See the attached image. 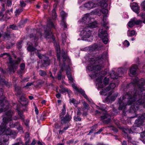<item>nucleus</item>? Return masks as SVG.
Listing matches in <instances>:
<instances>
[{
  "mask_svg": "<svg viewBox=\"0 0 145 145\" xmlns=\"http://www.w3.org/2000/svg\"><path fill=\"white\" fill-rule=\"evenodd\" d=\"M107 56V53L105 52L100 57H93L90 58V60L89 61V63L87 67V69L89 71H94V74H90L89 75L92 78L96 79V86L98 89L104 87L108 84L109 82L108 78L105 77L103 81L101 75L99 73L95 72L103 67L104 65L102 64L103 60L106 59Z\"/></svg>",
  "mask_w": 145,
  "mask_h": 145,
  "instance_id": "nucleus-2",
  "label": "nucleus"
},
{
  "mask_svg": "<svg viewBox=\"0 0 145 145\" xmlns=\"http://www.w3.org/2000/svg\"><path fill=\"white\" fill-rule=\"evenodd\" d=\"M10 27L12 29H16L17 28L16 26L14 25H10Z\"/></svg>",
  "mask_w": 145,
  "mask_h": 145,
  "instance_id": "nucleus-50",
  "label": "nucleus"
},
{
  "mask_svg": "<svg viewBox=\"0 0 145 145\" xmlns=\"http://www.w3.org/2000/svg\"><path fill=\"white\" fill-rule=\"evenodd\" d=\"M10 65L8 67L9 70L10 71L14 72L15 70L18 67V64L20 62V60L18 59L17 60L13 61L12 58L10 57L9 59Z\"/></svg>",
  "mask_w": 145,
  "mask_h": 145,
  "instance_id": "nucleus-8",
  "label": "nucleus"
},
{
  "mask_svg": "<svg viewBox=\"0 0 145 145\" xmlns=\"http://www.w3.org/2000/svg\"><path fill=\"white\" fill-rule=\"evenodd\" d=\"M101 11L102 13L105 15L103 16V20H104L105 17L106 16V15L107 14L108 12V10L106 9H102Z\"/></svg>",
  "mask_w": 145,
  "mask_h": 145,
  "instance_id": "nucleus-35",
  "label": "nucleus"
},
{
  "mask_svg": "<svg viewBox=\"0 0 145 145\" xmlns=\"http://www.w3.org/2000/svg\"><path fill=\"white\" fill-rule=\"evenodd\" d=\"M131 8L133 11L137 14L139 13V7L136 3L133 2L132 4Z\"/></svg>",
  "mask_w": 145,
  "mask_h": 145,
  "instance_id": "nucleus-21",
  "label": "nucleus"
},
{
  "mask_svg": "<svg viewBox=\"0 0 145 145\" xmlns=\"http://www.w3.org/2000/svg\"><path fill=\"white\" fill-rule=\"evenodd\" d=\"M48 26H46L47 27V29H48V30H45L44 31V37L45 38H49L51 37V34L52 33V32L50 30V29L48 26L51 27H54V25L53 23L51 22H49L48 24Z\"/></svg>",
  "mask_w": 145,
  "mask_h": 145,
  "instance_id": "nucleus-12",
  "label": "nucleus"
},
{
  "mask_svg": "<svg viewBox=\"0 0 145 145\" xmlns=\"http://www.w3.org/2000/svg\"><path fill=\"white\" fill-rule=\"evenodd\" d=\"M20 102L22 105L24 106L27 105L28 103V100L24 96H22L20 98Z\"/></svg>",
  "mask_w": 145,
  "mask_h": 145,
  "instance_id": "nucleus-22",
  "label": "nucleus"
},
{
  "mask_svg": "<svg viewBox=\"0 0 145 145\" xmlns=\"http://www.w3.org/2000/svg\"><path fill=\"white\" fill-rule=\"evenodd\" d=\"M122 144L123 145H126V142L125 141H123Z\"/></svg>",
  "mask_w": 145,
  "mask_h": 145,
  "instance_id": "nucleus-61",
  "label": "nucleus"
},
{
  "mask_svg": "<svg viewBox=\"0 0 145 145\" xmlns=\"http://www.w3.org/2000/svg\"><path fill=\"white\" fill-rule=\"evenodd\" d=\"M93 20L91 16V14H85L84 17L82 18V23H84L87 25L90 22L91 20Z\"/></svg>",
  "mask_w": 145,
  "mask_h": 145,
  "instance_id": "nucleus-13",
  "label": "nucleus"
},
{
  "mask_svg": "<svg viewBox=\"0 0 145 145\" xmlns=\"http://www.w3.org/2000/svg\"><path fill=\"white\" fill-rule=\"evenodd\" d=\"M29 77H27L23 79V81L24 82H27L29 80Z\"/></svg>",
  "mask_w": 145,
  "mask_h": 145,
  "instance_id": "nucleus-52",
  "label": "nucleus"
},
{
  "mask_svg": "<svg viewBox=\"0 0 145 145\" xmlns=\"http://www.w3.org/2000/svg\"><path fill=\"white\" fill-rule=\"evenodd\" d=\"M140 15L143 20V21L140 20H138L135 17H134L131 19L128 22V26L130 28H131L135 25H141L142 23L145 24V13H141Z\"/></svg>",
  "mask_w": 145,
  "mask_h": 145,
  "instance_id": "nucleus-6",
  "label": "nucleus"
},
{
  "mask_svg": "<svg viewBox=\"0 0 145 145\" xmlns=\"http://www.w3.org/2000/svg\"><path fill=\"white\" fill-rule=\"evenodd\" d=\"M1 102H0V105L2 107L0 109V113H1L4 111H5L7 110H3V108H4L5 107V106L4 105H3V101H0Z\"/></svg>",
  "mask_w": 145,
  "mask_h": 145,
  "instance_id": "nucleus-29",
  "label": "nucleus"
},
{
  "mask_svg": "<svg viewBox=\"0 0 145 145\" xmlns=\"http://www.w3.org/2000/svg\"><path fill=\"white\" fill-rule=\"evenodd\" d=\"M98 36L102 40L103 43L106 44L108 42V35L106 31L104 30L103 29H100L99 30Z\"/></svg>",
  "mask_w": 145,
  "mask_h": 145,
  "instance_id": "nucleus-9",
  "label": "nucleus"
},
{
  "mask_svg": "<svg viewBox=\"0 0 145 145\" xmlns=\"http://www.w3.org/2000/svg\"><path fill=\"white\" fill-rule=\"evenodd\" d=\"M61 123L62 124L65 123L69 122L72 118V117L69 114H67L65 117L60 116Z\"/></svg>",
  "mask_w": 145,
  "mask_h": 145,
  "instance_id": "nucleus-18",
  "label": "nucleus"
},
{
  "mask_svg": "<svg viewBox=\"0 0 145 145\" xmlns=\"http://www.w3.org/2000/svg\"><path fill=\"white\" fill-rule=\"evenodd\" d=\"M141 6L142 9L145 10V0L141 3Z\"/></svg>",
  "mask_w": 145,
  "mask_h": 145,
  "instance_id": "nucleus-41",
  "label": "nucleus"
},
{
  "mask_svg": "<svg viewBox=\"0 0 145 145\" xmlns=\"http://www.w3.org/2000/svg\"><path fill=\"white\" fill-rule=\"evenodd\" d=\"M35 110L36 114H38L39 113V110L36 107L35 108Z\"/></svg>",
  "mask_w": 145,
  "mask_h": 145,
  "instance_id": "nucleus-57",
  "label": "nucleus"
},
{
  "mask_svg": "<svg viewBox=\"0 0 145 145\" xmlns=\"http://www.w3.org/2000/svg\"><path fill=\"white\" fill-rule=\"evenodd\" d=\"M15 91L17 94L18 95H20L22 93V91L21 89L19 87H16L15 88Z\"/></svg>",
  "mask_w": 145,
  "mask_h": 145,
  "instance_id": "nucleus-33",
  "label": "nucleus"
},
{
  "mask_svg": "<svg viewBox=\"0 0 145 145\" xmlns=\"http://www.w3.org/2000/svg\"><path fill=\"white\" fill-rule=\"evenodd\" d=\"M66 105L65 104H64L63 105V108L61 110V112L60 115V116H63L66 114Z\"/></svg>",
  "mask_w": 145,
  "mask_h": 145,
  "instance_id": "nucleus-27",
  "label": "nucleus"
},
{
  "mask_svg": "<svg viewBox=\"0 0 145 145\" xmlns=\"http://www.w3.org/2000/svg\"><path fill=\"white\" fill-rule=\"evenodd\" d=\"M20 143L19 142H18L16 143H15L14 144H12V145H19Z\"/></svg>",
  "mask_w": 145,
  "mask_h": 145,
  "instance_id": "nucleus-64",
  "label": "nucleus"
},
{
  "mask_svg": "<svg viewBox=\"0 0 145 145\" xmlns=\"http://www.w3.org/2000/svg\"><path fill=\"white\" fill-rule=\"evenodd\" d=\"M20 69L21 70L23 71L25 68V64L24 63H22L20 65Z\"/></svg>",
  "mask_w": 145,
  "mask_h": 145,
  "instance_id": "nucleus-45",
  "label": "nucleus"
},
{
  "mask_svg": "<svg viewBox=\"0 0 145 145\" xmlns=\"http://www.w3.org/2000/svg\"><path fill=\"white\" fill-rule=\"evenodd\" d=\"M80 34L84 39L88 38L90 37L91 33L88 27H87V26L85 25L81 31Z\"/></svg>",
  "mask_w": 145,
  "mask_h": 145,
  "instance_id": "nucleus-10",
  "label": "nucleus"
},
{
  "mask_svg": "<svg viewBox=\"0 0 145 145\" xmlns=\"http://www.w3.org/2000/svg\"><path fill=\"white\" fill-rule=\"evenodd\" d=\"M29 97L30 100H32L33 98V97L31 96H29Z\"/></svg>",
  "mask_w": 145,
  "mask_h": 145,
  "instance_id": "nucleus-63",
  "label": "nucleus"
},
{
  "mask_svg": "<svg viewBox=\"0 0 145 145\" xmlns=\"http://www.w3.org/2000/svg\"><path fill=\"white\" fill-rule=\"evenodd\" d=\"M85 25L87 26V27L95 28L97 26V23L96 21L93 22L91 20L87 25Z\"/></svg>",
  "mask_w": 145,
  "mask_h": 145,
  "instance_id": "nucleus-24",
  "label": "nucleus"
},
{
  "mask_svg": "<svg viewBox=\"0 0 145 145\" xmlns=\"http://www.w3.org/2000/svg\"><path fill=\"white\" fill-rule=\"evenodd\" d=\"M57 69V66L55 65L54 67L52 68V71L54 72V74L56 73Z\"/></svg>",
  "mask_w": 145,
  "mask_h": 145,
  "instance_id": "nucleus-44",
  "label": "nucleus"
},
{
  "mask_svg": "<svg viewBox=\"0 0 145 145\" xmlns=\"http://www.w3.org/2000/svg\"><path fill=\"white\" fill-rule=\"evenodd\" d=\"M108 0H93L85 3L84 7L90 10L98 7L99 6L103 8L106 7L107 4L106 2Z\"/></svg>",
  "mask_w": 145,
  "mask_h": 145,
  "instance_id": "nucleus-5",
  "label": "nucleus"
},
{
  "mask_svg": "<svg viewBox=\"0 0 145 145\" xmlns=\"http://www.w3.org/2000/svg\"><path fill=\"white\" fill-rule=\"evenodd\" d=\"M145 135H144V133H141L140 135V137L142 138H144Z\"/></svg>",
  "mask_w": 145,
  "mask_h": 145,
  "instance_id": "nucleus-58",
  "label": "nucleus"
},
{
  "mask_svg": "<svg viewBox=\"0 0 145 145\" xmlns=\"http://www.w3.org/2000/svg\"><path fill=\"white\" fill-rule=\"evenodd\" d=\"M12 3L11 1H8L7 2V5L8 6H9L11 5Z\"/></svg>",
  "mask_w": 145,
  "mask_h": 145,
  "instance_id": "nucleus-53",
  "label": "nucleus"
},
{
  "mask_svg": "<svg viewBox=\"0 0 145 145\" xmlns=\"http://www.w3.org/2000/svg\"><path fill=\"white\" fill-rule=\"evenodd\" d=\"M137 68V66L136 65H132L129 70V74L130 76H132L136 74V71Z\"/></svg>",
  "mask_w": 145,
  "mask_h": 145,
  "instance_id": "nucleus-20",
  "label": "nucleus"
},
{
  "mask_svg": "<svg viewBox=\"0 0 145 145\" xmlns=\"http://www.w3.org/2000/svg\"><path fill=\"white\" fill-rule=\"evenodd\" d=\"M26 142L25 143V145H29V143L30 141V138H26L25 139Z\"/></svg>",
  "mask_w": 145,
  "mask_h": 145,
  "instance_id": "nucleus-46",
  "label": "nucleus"
},
{
  "mask_svg": "<svg viewBox=\"0 0 145 145\" xmlns=\"http://www.w3.org/2000/svg\"><path fill=\"white\" fill-rule=\"evenodd\" d=\"M123 44L125 46L128 47L129 45V43L128 41L126 40L123 43Z\"/></svg>",
  "mask_w": 145,
  "mask_h": 145,
  "instance_id": "nucleus-42",
  "label": "nucleus"
},
{
  "mask_svg": "<svg viewBox=\"0 0 145 145\" xmlns=\"http://www.w3.org/2000/svg\"><path fill=\"white\" fill-rule=\"evenodd\" d=\"M76 100L74 99H72L70 100V103H72L74 104L76 103Z\"/></svg>",
  "mask_w": 145,
  "mask_h": 145,
  "instance_id": "nucleus-47",
  "label": "nucleus"
},
{
  "mask_svg": "<svg viewBox=\"0 0 145 145\" xmlns=\"http://www.w3.org/2000/svg\"><path fill=\"white\" fill-rule=\"evenodd\" d=\"M83 105L85 109L89 110L90 109V107L88 105L85 101H84L83 103Z\"/></svg>",
  "mask_w": 145,
  "mask_h": 145,
  "instance_id": "nucleus-34",
  "label": "nucleus"
},
{
  "mask_svg": "<svg viewBox=\"0 0 145 145\" xmlns=\"http://www.w3.org/2000/svg\"><path fill=\"white\" fill-rule=\"evenodd\" d=\"M62 57L63 58V65H62L61 63L60 62V66L61 69L59 72L57 73V78L59 80H61V79L62 72L64 70H65L66 66L65 65V63H64V62L66 60L68 59L67 57V55L63 53L62 55Z\"/></svg>",
  "mask_w": 145,
  "mask_h": 145,
  "instance_id": "nucleus-7",
  "label": "nucleus"
},
{
  "mask_svg": "<svg viewBox=\"0 0 145 145\" xmlns=\"http://www.w3.org/2000/svg\"><path fill=\"white\" fill-rule=\"evenodd\" d=\"M23 10L22 8L18 9L16 10L15 12V15H18L20 13L22 12Z\"/></svg>",
  "mask_w": 145,
  "mask_h": 145,
  "instance_id": "nucleus-36",
  "label": "nucleus"
},
{
  "mask_svg": "<svg viewBox=\"0 0 145 145\" xmlns=\"http://www.w3.org/2000/svg\"><path fill=\"white\" fill-rule=\"evenodd\" d=\"M113 130L116 132H117L118 131L117 129L114 128H113Z\"/></svg>",
  "mask_w": 145,
  "mask_h": 145,
  "instance_id": "nucleus-62",
  "label": "nucleus"
},
{
  "mask_svg": "<svg viewBox=\"0 0 145 145\" xmlns=\"http://www.w3.org/2000/svg\"><path fill=\"white\" fill-rule=\"evenodd\" d=\"M5 54H7V55H8V56H10L9 54H7L6 53H3V54H1V56H0V57L3 56V55H5Z\"/></svg>",
  "mask_w": 145,
  "mask_h": 145,
  "instance_id": "nucleus-59",
  "label": "nucleus"
},
{
  "mask_svg": "<svg viewBox=\"0 0 145 145\" xmlns=\"http://www.w3.org/2000/svg\"><path fill=\"white\" fill-rule=\"evenodd\" d=\"M39 73L40 76L43 77L45 76L47 74L46 71L41 70L39 71Z\"/></svg>",
  "mask_w": 145,
  "mask_h": 145,
  "instance_id": "nucleus-28",
  "label": "nucleus"
},
{
  "mask_svg": "<svg viewBox=\"0 0 145 145\" xmlns=\"http://www.w3.org/2000/svg\"><path fill=\"white\" fill-rule=\"evenodd\" d=\"M96 107L97 108L100 110L102 111V112H101L99 111L96 110V113L98 114L101 113V114H104L103 115L101 116V119L103 120L105 119L106 118L108 115L107 114H106V112L105 110L104 107L103 106H96Z\"/></svg>",
  "mask_w": 145,
  "mask_h": 145,
  "instance_id": "nucleus-14",
  "label": "nucleus"
},
{
  "mask_svg": "<svg viewBox=\"0 0 145 145\" xmlns=\"http://www.w3.org/2000/svg\"><path fill=\"white\" fill-rule=\"evenodd\" d=\"M38 56L40 59H43V62L42 64L43 67H47L49 65L50 60L48 57H46L44 55L40 54H38Z\"/></svg>",
  "mask_w": 145,
  "mask_h": 145,
  "instance_id": "nucleus-11",
  "label": "nucleus"
},
{
  "mask_svg": "<svg viewBox=\"0 0 145 145\" xmlns=\"http://www.w3.org/2000/svg\"><path fill=\"white\" fill-rule=\"evenodd\" d=\"M20 5L22 7H25L26 4L23 1H20Z\"/></svg>",
  "mask_w": 145,
  "mask_h": 145,
  "instance_id": "nucleus-39",
  "label": "nucleus"
},
{
  "mask_svg": "<svg viewBox=\"0 0 145 145\" xmlns=\"http://www.w3.org/2000/svg\"><path fill=\"white\" fill-rule=\"evenodd\" d=\"M134 127H132L130 129H127L126 130V131L127 133H133V131L134 130V129H135L134 128Z\"/></svg>",
  "mask_w": 145,
  "mask_h": 145,
  "instance_id": "nucleus-38",
  "label": "nucleus"
},
{
  "mask_svg": "<svg viewBox=\"0 0 145 145\" xmlns=\"http://www.w3.org/2000/svg\"><path fill=\"white\" fill-rule=\"evenodd\" d=\"M103 130V129H100L97 132L95 133V134H99Z\"/></svg>",
  "mask_w": 145,
  "mask_h": 145,
  "instance_id": "nucleus-54",
  "label": "nucleus"
},
{
  "mask_svg": "<svg viewBox=\"0 0 145 145\" xmlns=\"http://www.w3.org/2000/svg\"><path fill=\"white\" fill-rule=\"evenodd\" d=\"M54 45L55 46L56 49V50L57 52V57L58 60L60 61V50L59 45L56 42H55L54 43Z\"/></svg>",
  "mask_w": 145,
  "mask_h": 145,
  "instance_id": "nucleus-23",
  "label": "nucleus"
},
{
  "mask_svg": "<svg viewBox=\"0 0 145 145\" xmlns=\"http://www.w3.org/2000/svg\"><path fill=\"white\" fill-rule=\"evenodd\" d=\"M72 85L73 88L74 89L76 90L77 91L78 90V88L74 84H72Z\"/></svg>",
  "mask_w": 145,
  "mask_h": 145,
  "instance_id": "nucleus-51",
  "label": "nucleus"
},
{
  "mask_svg": "<svg viewBox=\"0 0 145 145\" xmlns=\"http://www.w3.org/2000/svg\"><path fill=\"white\" fill-rule=\"evenodd\" d=\"M62 43L63 44H64L66 42V34L65 33H64L62 34Z\"/></svg>",
  "mask_w": 145,
  "mask_h": 145,
  "instance_id": "nucleus-30",
  "label": "nucleus"
},
{
  "mask_svg": "<svg viewBox=\"0 0 145 145\" xmlns=\"http://www.w3.org/2000/svg\"><path fill=\"white\" fill-rule=\"evenodd\" d=\"M25 139L26 138H30L29 135L28 133H26L25 134Z\"/></svg>",
  "mask_w": 145,
  "mask_h": 145,
  "instance_id": "nucleus-49",
  "label": "nucleus"
},
{
  "mask_svg": "<svg viewBox=\"0 0 145 145\" xmlns=\"http://www.w3.org/2000/svg\"><path fill=\"white\" fill-rule=\"evenodd\" d=\"M35 139H33L32 142L31 143V145H34L35 144Z\"/></svg>",
  "mask_w": 145,
  "mask_h": 145,
  "instance_id": "nucleus-56",
  "label": "nucleus"
},
{
  "mask_svg": "<svg viewBox=\"0 0 145 145\" xmlns=\"http://www.w3.org/2000/svg\"><path fill=\"white\" fill-rule=\"evenodd\" d=\"M77 91L80 92V93L83 95L84 97L87 99L90 102L89 99L87 95L85 94V91L82 89H78Z\"/></svg>",
  "mask_w": 145,
  "mask_h": 145,
  "instance_id": "nucleus-25",
  "label": "nucleus"
},
{
  "mask_svg": "<svg viewBox=\"0 0 145 145\" xmlns=\"http://www.w3.org/2000/svg\"><path fill=\"white\" fill-rule=\"evenodd\" d=\"M68 128V127H65L63 129V130H62V131H65Z\"/></svg>",
  "mask_w": 145,
  "mask_h": 145,
  "instance_id": "nucleus-60",
  "label": "nucleus"
},
{
  "mask_svg": "<svg viewBox=\"0 0 145 145\" xmlns=\"http://www.w3.org/2000/svg\"><path fill=\"white\" fill-rule=\"evenodd\" d=\"M137 34L136 31L134 30H129L127 32V35L129 37H131Z\"/></svg>",
  "mask_w": 145,
  "mask_h": 145,
  "instance_id": "nucleus-26",
  "label": "nucleus"
},
{
  "mask_svg": "<svg viewBox=\"0 0 145 145\" xmlns=\"http://www.w3.org/2000/svg\"><path fill=\"white\" fill-rule=\"evenodd\" d=\"M74 119L75 121H81V118L78 116H75L74 117Z\"/></svg>",
  "mask_w": 145,
  "mask_h": 145,
  "instance_id": "nucleus-37",
  "label": "nucleus"
},
{
  "mask_svg": "<svg viewBox=\"0 0 145 145\" xmlns=\"http://www.w3.org/2000/svg\"><path fill=\"white\" fill-rule=\"evenodd\" d=\"M115 84L114 83H111L106 88L103 89L100 92L103 95H106L107 97L106 99L107 102H110L114 101L118 96V93H114L113 91H112L107 93L108 91L112 90L115 88Z\"/></svg>",
  "mask_w": 145,
  "mask_h": 145,
  "instance_id": "nucleus-4",
  "label": "nucleus"
},
{
  "mask_svg": "<svg viewBox=\"0 0 145 145\" xmlns=\"http://www.w3.org/2000/svg\"><path fill=\"white\" fill-rule=\"evenodd\" d=\"M52 18L55 19L56 18V10L55 8H54L52 11Z\"/></svg>",
  "mask_w": 145,
  "mask_h": 145,
  "instance_id": "nucleus-31",
  "label": "nucleus"
},
{
  "mask_svg": "<svg viewBox=\"0 0 145 145\" xmlns=\"http://www.w3.org/2000/svg\"><path fill=\"white\" fill-rule=\"evenodd\" d=\"M31 38H33L35 41H37L38 39V38L36 36V35H34L33 36L31 35Z\"/></svg>",
  "mask_w": 145,
  "mask_h": 145,
  "instance_id": "nucleus-43",
  "label": "nucleus"
},
{
  "mask_svg": "<svg viewBox=\"0 0 145 145\" xmlns=\"http://www.w3.org/2000/svg\"><path fill=\"white\" fill-rule=\"evenodd\" d=\"M133 84L138 86V90L129 92L122 98L120 97L118 101L119 110L125 109L127 105H131V109L134 111L142 105L145 108V89L142 87L145 84V81L143 79L139 80L135 77Z\"/></svg>",
  "mask_w": 145,
  "mask_h": 145,
  "instance_id": "nucleus-1",
  "label": "nucleus"
},
{
  "mask_svg": "<svg viewBox=\"0 0 145 145\" xmlns=\"http://www.w3.org/2000/svg\"><path fill=\"white\" fill-rule=\"evenodd\" d=\"M56 96L57 98H59L61 97V95L60 94L58 93L56 95Z\"/></svg>",
  "mask_w": 145,
  "mask_h": 145,
  "instance_id": "nucleus-55",
  "label": "nucleus"
},
{
  "mask_svg": "<svg viewBox=\"0 0 145 145\" xmlns=\"http://www.w3.org/2000/svg\"><path fill=\"white\" fill-rule=\"evenodd\" d=\"M27 49L28 51L32 52L34 51H35L36 50V49L35 48L33 47L32 46H29L27 48Z\"/></svg>",
  "mask_w": 145,
  "mask_h": 145,
  "instance_id": "nucleus-32",
  "label": "nucleus"
},
{
  "mask_svg": "<svg viewBox=\"0 0 145 145\" xmlns=\"http://www.w3.org/2000/svg\"><path fill=\"white\" fill-rule=\"evenodd\" d=\"M123 69L120 68L119 69L118 71V74H116L115 73V72L114 71H112L111 73L110 74V77L112 79H117L118 78V76H121V75L123 74Z\"/></svg>",
  "mask_w": 145,
  "mask_h": 145,
  "instance_id": "nucleus-16",
  "label": "nucleus"
},
{
  "mask_svg": "<svg viewBox=\"0 0 145 145\" xmlns=\"http://www.w3.org/2000/svg\"><path fill=\"white\" fill-rule=\"evenodd\" d=\"M33 83H34L33 82H28L27 83L26 86H25V87H26V86H31V85H33Z\"/></svg>",
  "mask_w": 145,
  "mask_h": 145,
  "instance_id": "nucleus-48",
  "label": "nucleus"
},
{
  "mask_svg": "<svg viewBox=\"0 0 145 145\" xmlns=\"http://www.w3.org/2000/svg\"><path fill=\"white\" fill-rule=\"evenodd\" d=\"M13 114V111L10 110L6 113V117L3 118V123L0 126V135L4 133L1 137L2 142H7L8 139V135L14 134L13 131L7 127V124L12 120V116Z\"/></svg>",
  "mask_w": 145,
  "mask_h": 145,
  "instance_id": "nucleus-3",
  "label": "nucleus"
},
{
  "mask_svg": "<svg viewBox=\"0 0 145 145\" xmlns=\"http://www.w3.org/2000/svg\"><path fill=\"white\" fill-rule=\"evenodd\" d=\"M60 14L62 19L60 25L63 27L64 30H66L67 29V25L64 20V19L65 17L66 16L67 14L63 11L61 12Z\"/></svg>",
  "mask_w": 145,
  "mask_h": 145,
  "instance_id": "nucleus-17",
  "label": "nucleus"
},
{
  "mask_svg": "<svg viewBox=\"0 0 145 145\" xmlns=\"http://www.w3.org/2000/svg\"><path fill=\"white\" fill-rule=\"evenodd\" d=\"M145 120V114H143L141 117H138V119L135 121V126L139 127L141 125Z\"/></svg>",
  "mask_w": 145,
  "mask_h": 145,
  "instance_id": "nucleus-15",
  "label": "nucleus"
},
{
  "mask_svg": "<svg viewBox=\"0 0 145 145\" xmlns=\"http://www.w3.org/2000/svg\"><path fill=\"white\" fill-rule=\"evenodd\" d=\"M65 70L66 71V74L70 83H72L73 82L74 80L70 72V69L68 65L66 66Z\"/></svg>",
  "mask_w": 145,
  "mask_h": 145,
  "instance_id": "nucleus-19",
  "label": "nucleus"
},
{
  "mask_svg": "<svg viewBox=\"0 0 145 145\" xmlns=\"http://www.w3.org/2000/svg\"><path fill=\"white\" fill-rule=\"evenodd\" d=\"M18 114L20 116V117L21 119H23L24 118L23 112H22L18 111Z\"/></svg>",
  "mask_w": 145,
  "mask_h": 145,
  "instance_id": "nucleus-40",
  "label": "nucleus"
}]
</instances>
